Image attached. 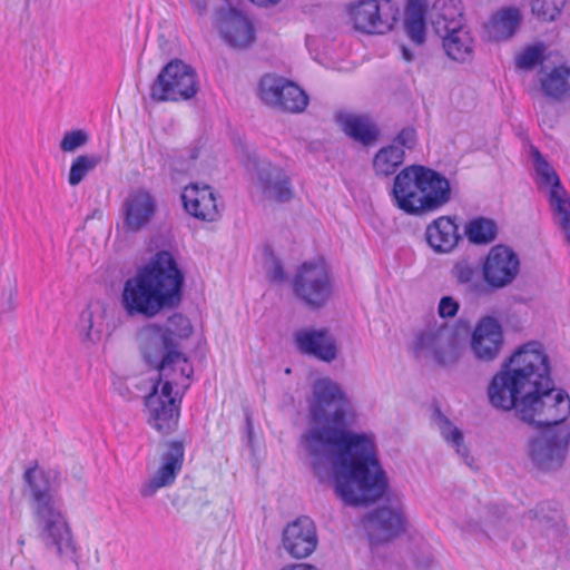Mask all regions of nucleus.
Wrapping results in <instances>:
<instances>
[{
	"label": "nucleus",
	"instance_id": "1",
	"mask_svg": "<svg viewBox=\"0 0 570 570\" xmlns=\"http://www.w3.org/2000/svg\"><path fill=\"white\" fill-rule=\"evenodd\" d=\"M355 419L353 404L342 386L323 377L313 384L308 406V429L299 444L311 456L315 478L330 476L336 495L351 507L381 499L387 489L386 473L371 433L348 428Z\"/></svg>",
	"mask_w": 570,
	"mask_h": 570
},
{
	"label": "nucleus",
	"instance_id": "2",
	"mask_svg": "<svg viewBox=\"0 0 570 570\" xmlns=\"http://www.w3.org/2000/svg\"><path fill=\"white\" fill-rule=\"evenodd\" d=\"M488 397L493 407L513 410L519 420L537 428L563 426L570 415V396L554 389L549 356L537 341L502 363L489 383Z\"/></svg>",
	"mask_w": 570,
	"mask_h": 570
},
{
	"label": "nucleus",
	"instance_id": "3",
	"mask_svg": "<svg viewBox=\"0 0 570 570\" xmlns=\"http://www.w3.org/2000/svg\"><path fill=\"white\" fill-rule=\"evenodd\" d=\"M23 482L40 541L48 550H53L61 562L71 561L78 567L77 543L59 493V473L46 471L33 461L23 473Z\"/></svg>",
	"mask_w": 570,
	"mask_h": 570
},
{
	"label": "nucleus",
	"instance_id": "4",
	"mask_svg": "<svg viewBox=\"0 0 570 570\" xmlns=\"http://www.w3.org/2000/svg\"><path fill=\"white\" fill-rule=\"evenodd\" d=\"M184 285L185 275L174 255L159 250L126 279L120 304L130 317L153 318L181 304Z\"/></svg>",
	"mask_w": 570,
	"mask_h": 570
},
{
	"label": "nucleus",
	"instance_id": "5",
	"mask_svg": "<svg viewBox=\"0 0 570 570\" xmlns=\"http://www.w3.org/2000/svg\"><path fill=\"white\" fill-rule=\"evenodd\" d=\"M191 333L190 321L181 313L169 316L164 325L148 324L140 328L137 341L142 360L159 372V380L168 376L176 366L180 367L181 377L190 379L194 368L181 350V341Z\"/></svg>",
	"mask_w": 570,
	"mask_h": 570
},
{
	"label": "nucleus",
	"instance_id": "6",
	"mask_svg": "<svg viewBox=\"0 0 570 570\" xmlns=\"http://www.w3.org/2000/svg\"><path fill=\"white\" fill-rule=\"evenodd\" d=\"M451 185L441 173L423 165H411L396 174L392 197L399 209L421 216L451 200Z\"/></svg>",
	"mask_w": 570,
	"mask_h": 570
},
{
	"label": "nucleus",
	"instance_id": "7",
	"mask_svg": "<svg viewBox=\"0 0 570 570\" xmlns=\"http://www.w3.org/2000/svg\"><path fill=\"white\" fill-rule=\"evenodd\" d=\"M198 89L196 70L176 58L161 68L150 87V98L157 102L184 101L194 98Z\"/></svg>",
	"mask_w": 570,
	"mask_h": 570
},
{
	"label": "nucleus",
	"instance_id": "8",
	"mask_svg": "<svg viewBox=\"0 0 570 570\" xmlns=\"http://www.w3.org/2000/svg\"><path fill=\"white\" fill-rule=\"evenodd\" d=\"M540 429L539 433L527 443L528 459L540 471H556L566 460L570 431L567 426Z\"/></svg>",
	"mask_w": 570,
	"mask_h": 570
},
{
	"label": "nucleus",
	"instance_id": "9",
	"mask_svg": "<svg viewBox=\"0 0 570 570\" xmlns=\"http://www.w3.org/2000/svg\"><path fill=\"white\" fill-rule=\"evenodd\" d=\"M347 13L355 30L384 35L393 29L400 9L392 0H360L347 6Z\"/></svg>",
	"mask_w": 570,
	"mask_h": 570
},
{
	"label": "nucleus",
	"instance_id": "10",
	"mask_svg": "<svg viewBox=\"0 0 570 570\" xmlns=\"http://www.w3.org/2000/svg\"><path fill=\"white\" fill-rule=\"evenodd\" d=\"M245 166L265 198L277 203H286L292 199L291 178L281 167L261 158L255 153L247 155Z\"/></svg>",
	"mask_w": 570,
	"mask_h": 570
},
{
	"label": "nucleus",
	"instance_id": "11",
	"mask_svg": "<svg viewBox=\"0 0 570 570\" xmlns=\"http://www.w3.org/2000/svg\"><path fill=\"white\" fill-rule=\"evenodd\" d=\"M294 294L312 308H320L332 294V284L323 262H305L293 279Z\"/></svg>",
	"mask_w": 570,
	"mask_h": 570
},
{
	"label": "nucleus",
	"instance_id": "12",
	"mask_svg": "<svg viewBox=\"0 0 570 570\" xmlns=\"http://www.w3.org/2000/svg\"><path fill=\"white\" fill-rule=\"evenodd\" d=\"M413 348L417 357L430 356L441 366L454 364L460 357L456 335L445 324L420 333Z\"/></svg>",
	"mask_w": 570,
	"mask_h": 570
},
{
	"label": "nucleus",
	"instance_id": "13",
	"mask_svg": "<svg viewBox=\"0 0 570 570\" xmlns=\"http://www.w3.org/2000/svg\"><path fill=\"white\" fill-rule=\"evenodd\" d=\"M259 96L266 105L293 114L302 112L308 105V96L302 88L274 75L262 77Z\"/></svg>",
	"mask_w": 570,
	"mask_h": 570
},
{
	"label": "nucleus",
	"instance_id": "14",
	"mask_svg": "<svg viewBox=\"0 0 570 570\" xmlns=\"http://www.w3.org/2000/svg\"><path fill=\"white\" fill-rule=\"evenodd\" d=\"M215 27L233 49L246 50L256 41L253 21L235 7H220L215 12Z\"/></svg>",
	"mask_w": 570,
	"mask_h": 570
},
{
	"label": "nucleus",
	"instance_id": "15",
	"mask_svg": "<svg viewBox=\"0 0 570 570\" xmlns=\"http://www.w3.org/2000/svg\"><path fill=\"white\" fill-rule=\"evenodd\" d=\"M364 525L370 541L382 544L405 532L406 518L400 509L380 507L365 515Z\"/></svg>",
	"mask_w": 570,
	"mask_h": 570
},
{
	"label": "nucleus",
	"instance_id": "16",
	"mask_svg": "<svg viewBox=\"0 0 570 570\" xmlns=\"http://www.w3.org/2000/svg\"><path fill=\"white\" fill-rule=\"evenodd\" d=\"M504 336L501 323L493 316L481 317L470 340V350L480 362L494 361L503 346Z\"/></svg>",
	"mask_w": 570,
	"mask_h": 570
},
{
	"label": "nucleus",
	"instance_id": "17",
	"mask_svg": "<svg viewBox=\"0 0 570 570\" xmlns=\"http://www.w3.org/2000/svg\"><path fill=\"white\" fill-rule=\"evenodd\" d=\"M185 456V448L181 441H170L167 450L160 458V466L156 473L140 488L139 493L144 498H151L156 492L170 487L181 471Z\"/></svg>",
	"mask_w": 570,
	"mask_h": 570
},
{
	"label": "nucleus",
	"instance_id": "18",
	"mask_svg": "<svg viewBox=\"0 0 570 570\" xmlns=\"http://www.w3.org/2000/svg\"><path fill=\"white\" fill-rule=\"evenodd\" d=\"M519 257L508 246L492 247L483 263L484 281L492 287L502 288L512 283L519 272Z\"/></svg>",
	"mask_w": 570,
	"mask_h": 570
},
{
	"label": "nucleus",
	"instance_id": "19",
	"mask_svg": "<svg viewBox=\"0 0 570 570\" xmlns=\"http://www.w3.org/2000/svg\"><path fill=\"white\" fill-rule=\"evenodd\" d=\"M282 543L285 551L295 559H304L312 554L318 543L316 525L306 515L289 522L283 530Z\"/></svg>",
	"mask_w": 570,
	"mask_h": 570
},
{
	"label": "nucleus",
	"instance_id": "20",
	"mask_svg": "<svg viewBox=\"0 0 570 570\" xmlns=\"http://www.w3.org/2000/svg\"><path fill=\"white\" fill-rule=\"evenodd\" d=\"M157 210L155 197L146 189L132 190L124 199L121 213L126 233H138L154 218Z\"/></svg>",
	"mask_w": 570,
	"mask_h": 570
},
{
	"label": "nucleus",
	"instance_id": "21",
	"mask_svg": "<svg viewBox=\"0 0 570 570\" xmlns=\"http://www.w3.org/2000/svg\"><path fill=\"white\" fill-rule=\"evenodd\" d=\"M186 212L197 219L215 222L219 217L216 194L208 185L191 184L181 194Z\"/></svg>",
	"mask_w": 570,
	"mask_h": 570
},
{
	"label": "nucleus",
	"instance_id": "22",
	"mask_svg": "<svg viewBox=\"0 0 570 570\" xmlns=\"http://www.w3.org/2000/svg\"><path fill=\"white\" fill-rule=\"evenodd\" d=\"M296 348L305 355L314 356L324 362H332L337 356L335 340L326 328L299 330L294 334Z\"/></svg>",
	"mask_w": 570,
	"mask_h": 570
},
{
	"label": "nucleus",
	"instance_id": "23",
	"mask_svg": "<svg viewBox=\"0 0 570 570\" xmlns=\"http://www.w3.org/2000/svg\"><path fill=\"white\" fill-rule=\"evenodd\" d=\"M335 120L347 137L365 147L374 145L380 137V128L368 115L340 111Z\"/></svg>",
	"mask_w": 570,
	"mask_h": 570
},
{
	"label": "nucleus",
	"instance_id": "24",
	"mask_svg": "<svg viewBox=\"0 0 570 570\" xmlns=\"http://www.w3.org/2000/svg\"><path fill=\"white\" fill-rule=\"evenodd\" d=\"M145 403L150 412L151 424L158 432L166 435L176 429L180 413L176 400L161 399L155 387V391L146 396Z\"/></svg>",
	"mask_w": 570,
	"mask_h": 570
},
{
	"label": "nucleus",
	"instance_id": "25",
	"mask_svg": "<svg viewBox=\"0 0 570 570\" xmlns=\"http://www.w3.org/2000/svg\"><path fill=\"white\" fill-rule=\"evenodd\" d=\"M524 518L533 522L532 528L544 531L548 537L562 538L566 533L563 518L556 502H540L534 509L529 510Z\"/></svg>",
	"mask_w": 570,
	"mask_h": 570
},
{
	"label": "nucleus",
	"instance_id": "26",
	"mask_svg": "<svg viewBox=\"0 0 570 570\" xmlns=\"http://www.w3.org/2000/svg\"><path fill=\"white\" fill-rule=\"evenodd\" d=\"M425 237L428 244L436 253L451 252L461 239L459 226L448 216L433 220L426 228Z\"/></svg>",
	"mask_w": 570,
	"mask_h": 570
},
{
	"label": "nucleus",
	"instance_id": "27",
	"mask_svg": "<svg viewBox=\"0 0 570 570\" xmlns=\"http://www.w3.org/2000/svg\"><path fill=\"white\" fill-rule=\"evenodd\" d=\"M430 20L438 35L464 26L461 0H436L430 10Z\"/></svg>",
	"mask_w": 570,
	"mask_h": 570
},
{
	"label": "nucleus",
	"instance_id": "28",
	"mask_svg": "<svg viewBox=\"0 0 570 570\" xmlns=\"http://www.w3.org/2000/svg\"><path fill=\"white\" fill-rule=\"evenodd\" d=\"M446 56L458 62H466L473 56V39L465 26L449 29L439 35Z\"/></svg>",
	"mask_w": 570,
	"mask_h": 570
},
{
	"label": "nucleus",
	"instance_id": "29",
	"mask_svg": "<svg viewBox=\"0 0 570 570\" xmlns=\"http://www.w3.org/2000/svg\"><path fill=\"white\" fill-rule=\"evenodd\" d=\"M432 422L438 426L444 441L455 449L458 455L463 462L472 468L473 458L469 454L468 446L464 444V435L439 407H435L432 414Z\"/></svg>",
	"mask_w": 570,
	"mask_h": 570
},
{
	"label": "nucleus",
	"instance_id": "30",
	"mask_svg": "<svg viewBox=\"0 0 570 570\" xmlns=\"http://www.w3.org/2000/svg\"><path fill=\"white\" fill-rule=\"evenodd\" d=\"M106 309L102 304H89L79 317V334L83 343L96 344L100 341L104 331Z\"/></svg>",
	"mask_w": 570,
	"mask_h": 570
},
{
	"label": "nucleus",
	"instance_id": "31",
	"mask_svg": "<svg viewBox=\"0 0 570 570\" xmlns=\"http://www.w3.org/2000/svg\"><path fill=\"white\" fill-rule=\"evenodd\" d=\"M520 23L521 13L519 9L508 7L499 10L492 16L488 24V30L494 40H508L517 32Z\"/></svg>",
	"mask_w": 570,
	"mask_h": 570
},
{
	"label": "nucleus",
	"instance_id": "32",
	"mask_svg": "<svg viewBox=\"0 0 570 570\" xmlns=\"http://www.w3.org/2000/svg\"><path fill=\"white\" fill-rule=\"evenodd\" d=\"M425 13L424 0H407L404 28L410 40L416 46L425 42Z\"/></svg>",
	"mask_w": 570,
	"mask_h": 570
},
{
	"label": "nucleus",
	"instance_id": "33",
	"mask_svg": "<svg viewBox=\"0 0 570 570\" xmlns=\"http://www.w3.org/2000/svg\"><path fill=\"white\" fill-rule=\"evenodd\" d=\"M404 158V150L396 144H390L374 155L373 170L377 177L387 178L397 171L399 167L403 165Z\"/></svg>",
	"mask_w": 570,
	"mask_h": 570
},
{
	"label": "nucleus",
	"instance_id": "34",
	"mask_svg": "<svg viewBox=\"0 0 570 570\" xmlns=\"http://www.w3.org/2000/svg\"><path fill=\"white\" fill-rule=\"evenodd\" d=\"M540 83L546 96L561 99L570 92V68L564 65L554 67Z\"/></svg>",
	"mask_w": 570,
	"mask_h": 570
},
{
	"label": "nucleus",
	"instance_id": "35",
	"mask_svg": "<svg viewBox=\"0 0 570 570\" xmlns=\"http://www.w3.org/2000/svg\"><path fill=\"white\" fill-rule=\"evenodd\" d=\"M531 157L539 187H550V190L561 189L562 184L554 168L546 160L538 148L531 147Z\"/></svg>",
	"mask_w": 570,
	"mask_h": 570
},
{
	"label": "nucleus",
	"instance_id": "36",
	"mask_svg": "<svg viewBox=\"0 0 570 570\" xmlns=\"http://www.w3.org/2000/svg\"><path fill=\"white\" fill-rule=\"evenodd\" d=\"M498 227L494 220L476 217L465 225V235L472 244H489L495 239Z\"/></svg>",
	"mask_w": 570,
	"mask_h": 570
},
{
	"label": "nucleus",
	"instance_id": "37",
	"mask_svg": "<svg viewBox=\"0 0 570 570\" xmlns=\"http://www.w3.org/2000/svg\"><path fill=\"white\" fill-rule=\"evenodd\" d=\"M104 160L101 155H80L71 163L68 183L70 186L79 185L86 176L96 169Z\"/></svg>",
	"mask_w": 570,
	"mask_h": 570
},
{
	"label": "nucleus",
	"instance_id": "38",
	"mask_svg": "<svg viewBox=\"0 0 570 570\" xmlns=\"http://www.w3.org/2000/svg\"><path fill=\"white\" fill-rule=\"evenodd\" d=\"M546 50L547 47L543 42H535L527 46L522 52L515 57V68L524 71L533 70L546 60Z\"/></svg>",
	"mask_w": 570,
	"mask_h": 570
},
{
	"label": "nucleus",
	"instance_id": "39",
	"mask_svg": "<svg viewBox=\"0 0 570 570\" xmlns=\"http://www.w3.org/2000/svg\"><path fill=\"white\" fill-rule=\"evenodd\" d=\"M549 205L559 216V224L567 233H570V199L564 187L549 191Z\"/></svg>",
	"mask_w": 570,
	"mask_h": 570
},
{
	"label": "nucleus",
	"instance_id": "40",
	"mask_svg": "<svg viewBox=\"0 0 570 570\" xmlns=\"http://www.w3.org/2000/svg\"><path fill=\"white\" fill-rule=\"evenodd\" d=\"M564 0H531V11L541 21H554L561 13Z\"/></svg>",
	"mask_w": 570,
	"mask_h": 570
},
{
	"label": "nucleus",
	"instance_id": "41",
	"mask_svg": "<svg viewBox=\"0 0 570 570\" xmlns=\"http://www.w3.org/2000/svg\"><path fill=\"white\" fill-rule=\"evenodd\" d=\"M452 274L460 284H468L474 289L478 288V284L474 279L478 281L479 265H473L466 259H461L453 266Z\"/></svg>",
	"mask_w": 570,
	"mask_h": 570
},
{
	"label": "nucleus",
	"instance_id": "42",
	"mask_svg": "<svg viewBox=\"0 0 570 570\" xmlns=\"http://www.w3.org/2000/svg\"><path fill=\"white\" fill-rule=\"evenodd\" d=\"M88 140L89 136L82 129L67 131L60 141V149L65 153H71L85 146Z\"/></svg>",
	"mask_w": 570,
	"mask_h": 570
},
{
	"label": "nucleus",
	"instance_id": "43",
	"mask_svg": "<svg viewBox=\"0 0 570 570\" xmlns=\"http://www.w3.org/2000/svg\"><path fill=\"white\" fill-rule=\"evenodd\" d=\"M179 371L180 372V367L179 366H176L170 373L168 376L166 377H163L161 380H159V372L157 371V380H156V384L154 385V389L157 387L158 389V385L163 382V385H161V392L160 394H158L159 396H161V399L164 400H175L173 396H171V393H173V386L174 384H177V381L176 379H171L173 374L176 372V371ZM179 375L181 376V374L179 373Z\"/></svg>",
	"mask_w": 570,
	"mask_h": 570
},
{
	"label": "nucleus",
	"instance_id": "44",
	"mask_svg": "<svg viewBox=\"0 0 570 570\" xmlns=\"http://www.w3.org/2000/svg\"><path fill=\"white\" fill-rule=\"evenodd\" d=\"M392 144H396V146L401 147L403 150L412 149L416 144V131L412 127L403 128L396 137L393 139Z\"/></svg>",
	"mask_w": 570,
	"mask_h": 570
},
{
	"label": "nucleus",
	"instance_id": "45",
	"mask_svg": "<svg viewBox=\"0 0 570 570\" xmlns=\"http://www.w3.org/2000/svg\"><path fill=\"white\" fill-rule=\"evenodd\" d=\"M459 311V303L451 296H443L439 303V314L441 317H453Z\"/></svg>",
	"mask_w": 570,
	"mask_h": 570
},
{
	"label": "nucleus",
	"instance_id": "46",
	"mask_svg": "<svg viewBox=\"0 0 570 570\" xmlns=\"http://www.w3.org/2000/svg\"><path fill=\"white\" fill-rule=\"evenodd\" d=\"M271 257H272V266L268 271V278L273 283H282L285 279V272L283 268V264L273 254L271 255Z\"/></svg>",
	"mask_w": 570,
	"mask_h": 570
},
{
	"label": "nucleus",
	"instance_id": "47",
	"mask_svg": "<svg viewBox=\"0 0 570 570\" xmlns=\"http://www.w3.org/2000/svg\"><path fill=\"white\" fill-rule=\"evenodd\" d=\"M415 566L420 569H430L434 563V559L430 553L416 556L414 559Z\"/></svg>",
	"mask_w": 570,
	"mask_h": 570
},
{
	"label": "nucleus",
	"instance_id": "48",
	"mask_svg": "<svg viewBox=\"0 0 570 570\" xmlns=\"http://www.w3.org/2000/svg\"><path fill=\"white\" fill-rule=\"evenodd\" d=\"M488 509H489V512L498 520H500L509 514L508 508L503 507V505L501 507L498 504H490Z\"/></svg>",
	"mask_w": 570,
	"mask_h": 570
},
{
	"label": "nucleus",
	"instance_id": "49",
	"mask_svg": "<svg viewBox=\"0 0 570 570\" xmlns=\"http://www.w3.org/2000/svg\"><path fill=\"white\" fill-rule=\"evenodd\" d=\"M193 7L199 16H204L207 12L208 3L207 0H190Z\"/></svg>",
	"mask_w": 570,
	"mask_h": 570
},
{
	"label": "nucleus",
	"instance_id": "50",
	"mask_svg": "<svg viewBox=\"0 0 570 570\" xmlns=\"http://www.w3.org/2000/svg\"><path fill=\"white\" fill-rule=\"evenodd\" d=\"M401 51L404 60L412 61L414 59V53L406 46H402Z\"/></svg>",
	"mask_w": 570,
	"mask_h": 570
},
{
	"label": "nucleus",
	"instance_id": "51",
	"mask_svg": "<svg viewBox=\"0 0 570 570\" xmlns=\"http://www.w3.org/2000/svg\"><path fill=\"white\" fill-rule=\"evenodd\" d=\"M253 3H256L261 7L274 6L279 2V0H250Z\"/></svg>",
	"mask_w": 570,
	"mask_h": 570
},
{
	"label": "nucleus",
	"instance_id": "52",
	"mask_svg": "<svg viewBox=\"0 0 570 570\" xmlns=\"http://www.w3.org/2000/svg\"><path fill=\"white\" fill-rule=\"evenodd\" d=\"M246 425H247L248 433L252 434L253 425H252V419L248 414L246 415Z\"/></svg>",
	"mask_w": 570,
	"mask_h": 570
},
{
	"label": "nucleus",
	"instance_id": "53",
	"mask_svg": "<svg viewBox=\"0 0 570 570\" xmlns=\"http://www.w3.org/2000/svg\"><path fill=\"white\" fill-rule=\"evenodd\" d=\"M14 294H16L14 291H10V293H9L10 301L13 298Z\"/></svg>",
	"mask_w": 570,
	"mask_h": 570
}]
</instances>
